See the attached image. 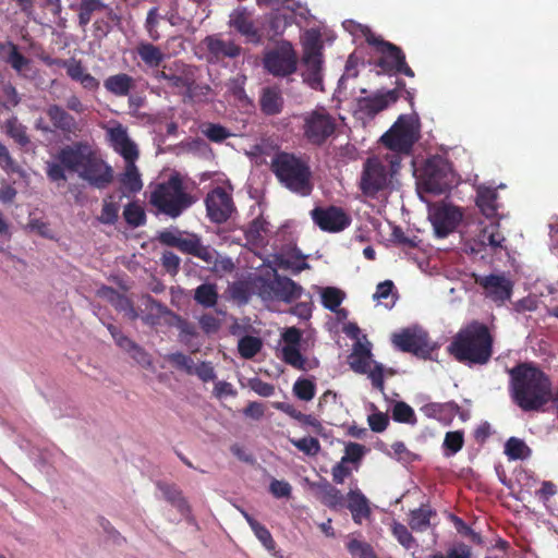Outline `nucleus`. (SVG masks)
Masks as SVG:
<instances>
[{
  "mask_svg": "<svg viewBox=\"0 0 558 558\" xmlns=\"http://www.w3.org/2000/svg\"><path fill=\"white\" fill-rule=\"evenodd\" d=\"M274 286L276 299L286 303H291L301 298L304 291L301 284L286 276L279 275L277 271L274 274Z\"/></svg>",
  "mask_w": 558,
  "mask_h": 558,
  "instance_id": "nucleus-27",
  "label": "nucleus"
},
{
  "mask_svg": "<svg viewBox=\"0 0 558 558\" xmlns=\"http://www.w3.org/2000/svg\"><path fill=\"white\" fill-rule=\"evenodd\" d=\"M174 318H175V327L180 331L181 341L184 342L186 345H190V340L194 337H197V335H198L196 326L193 323L182 318L179 315H174Z\"/></svg>",
  "mask_w": 558,
  "mask_h": 558,
  "instance_id": "nucleus-59",
  "label": "nucleus"
},
{
  "mask_svg": "<svg viewBox=\"0 0 558 558\" xmlns=\"http://www.w3.org/2000/svg\"><path fill=\"white\" fill-rule=\"evenodd\" d=\"M380 141L392 151L409 154L417 141V130L413 117L400 116Z\"/></svg>",
  "mask_w": 558,
  "mask_h": 558,
  "instance_id": "nucleus-10",
  "label": "nucleus"
},
{
  "mask_svg": "<svg viewBox=\"0 0 558 558\" xmlns=\"http://www.w3.org/2000/svg\"><path fill=\"white\" fill-rule=\"evenodd\" d=\"M7 46L10 50L7 57V62L16 72H22L29 65L31 60L20 52L17 45H15L14 43L8 41Z\"/></svg>",
  "mask_w": 558,
  "mask_h": 558,
  "instance_id": "nucleus-50",
  "label": "nucleus"
},
{
  "mask_svg": "<svg viewBox=\"0 0 558 558\" xmlns=\"http://www.w3.org/2000/svg\"><path fill=\"white\" fill-rule=\"evenodd\" d=\"M392 343L402 352L412 353L415 356L428 360L435 350L430 343L428 333L422 329H403L392 336Z\"/></svg>",
  "mask_w": 558,
  "mask_h": 558,
  "instance_id": "nucleus-14",
  "label": "nucleus"
},
{
  "mask_svg": "<svg viewBox=\"0 0 558 558\" xmlns=\"http://www.w3.org/2000/svg\"><path fill=\"white\" fill-rule=\"evenodd\" d=\"M366 43L373 46L379 54L375 61L376 66L387 75H405L414 77L415 73L407 62L404 51L397 45L385 40L384 38L369 33L366 36Z\"/></svg>",
  "mask_w": 558,
  "mask_h": 558,
  "instance_id": "nucleus-8",
  "label": "nucleus"
},
{
  "mask_svg": "<svg viewBox=\"0 0 558 558\" xmlns=\"http://www.w3.org/2000/svg\"><path fill=\"white\" fill-rule=\"evenodd\" d=\"M281 352L284 363L296 369L306 371L307 360L302 355L299 347L283 345Z\"/></svg>",
  "mask_w": 558,
  "mask_h": 558,
  "instance_id": "nucleus-47",
  "label": "nucleus"
},
{
  "mask_svg": "<svg viewBox=\"0 0 558 558\" xmlns=\"http://www.w3.org/2000/svg\"><path fill=\"white\" fill-rule=\"evenodd\" d=\"M270 168L280 184L290 192L300 196H308L312 193V170L302 157L280 151L271 159Z\"/></svg>",
  "mask_w": 558,
  "mask_h": 558,
  "instance_id": "nucleus-3",
  "label": "nucleus"
},
{
  "mask_svg": "<svg viewBox=\"0 0 558 558\" xmlns=\"http://www.w3.org/2000/svg\"><path fill=\"white\" fill-rule=\"evenodd\" d=\"M475 283L483 289L486 298L497 304H504L512 295L513 283L505 275L476 276Z\"/></svg>",
  "mask_w": 558,
  "mask_h": 558,
  "instance_id": "nucleus-20",
  "label": "nucleus"
},
{
  "mask_svg": "<svg viewBox=\"0 0 558 558\" xmlns=\"http://www.w3.org/2000/svg\"><path fill=\"white\" fill-rule=\"evenodd\" d=\"M104 86L109 93L124 97L134 87V80L126 73H119L108 76L104 82Z\"/></svg>",
  "mask_w": 558,
  "mask_h": 558,
  "instance_id": "nucleus-33",
  "label": "nucleus"
},
{
  "mask_svg": "<svg viewBox=\"0 0 558 558\" xmlns=\"http://www.w3.org/2000/svg\"><path fill=\"white\" fill-rule=\"evenodd\" d=\"M208 53L215 60L236 58L241 54L242 48L233 40H223L218 35H209L204 39Z\"/></svg>",
  "mask_w": 558,
  "mask_h": 558,
  "instance_id": "nucleus-26",
  "label": "nucleus"
},
{
  "mask_svg": "<svg viewBox=\"0 0 558 558\" xmlns=\"http://www.w3.org/2000/svg\"><path fill=\"white\" fill-rule=\"evenodd\" d=\"M347 549L353 558H369L375 554L368 543L355 538L348 542Z\"/></svg>",
  "mask_w": 558,
  "mask_h": 558,
  "instance_id": "nucleus-60",
  "label": "nucleus"
},
{
  "mask_svg": "<svg viewBox=\"0 0 558 558\" xmlns=\"http://www.w3.org/2000/svg\"><path fill=\"white\" fill-rule=\"evenodd\" d=\"M78 175L92 186L105 189L113 180V170L94 149Z\"/></svg>",
  "mask_w": 558,
  "mask_h": 558,
  "instance_id": "nucleus-18",
  "label": "nucleus"
},
{
  "mask_svg": "<svg viewBox=\"0 0 558 558\" xmlns=\"http://www.w3.org/2000/svg\"><path fill=\"white\" fill-rule=\"evenodd\" d=\"M349 365L353 372L367 375L374 389L385 392L384 365L372 361V352L367 347L357 343L349 356Z\"/></svg>",
  "mask_w": 558,
  "mask_h": 558,
  "instance_id": "nucleus-12",
  "label": "nucleus"
},
{
  "mask_svg": "<svg viewBox=\"0 0 558 558\" xmlns=\"http://www.w3.org/2000/svg\"><path fill=\"white\" fill-rule=\"evenodd\" d=\"M185 254L193 255L202 259L209 268L219 253L211 246L204 245L197 234H192V241Z\"/></svg>",
  "mask_w": 558,
  "mask_h": 558,
  "instance_id": "nucleus-35",
  "label": "nucleus"
},
{
  "mask_svg": "<svg viewBox=\"0 0 558 558\" xmlns=\"http://www.w3.org/2000/svg\"><path fill=\"white\" fill-rule=\"evenodd\" d=\"M398 99V90L378 92L372 96L357 98L356 106L361 113L374 117L390 105L397 102Z\"/></svg>",
  "mask_w": 558,
  "mask_h": 558,
  "instance_id": "nucleus-25",
  "label": "nucleus"
},
{
  "mask_svg": "<svg viewBox=\"0 0 558 558\" xmlns=\"http://www.w3.org/2000/svg\"><path fill=\"white\" fill-rule=\"evenodd\" d=\"M202 133L213 143H222L232 135L227 128L219 123L205 124Z\"/></svg>",
  "mask_w": 558,
  "mask_h": 558,
  "instance_id": "nucleus-55",
  "label": "nucleus"
},
{
  "mask_svg": "<svg viewBox=\"0 0 558 558\" xmlns=\"http://www.w3.org/2000/svg\"><path fill=\"white\" fill-rule=\"evenodd\" d=\"M510 393L523 411H539L551 397V380L532 363H519L509 371Z\"/></svg>",
  "mask_w": 558,
  "mask_h": 558,
  "instance_id": "nucleus-1",
  "label": "nucleus"
},
{
  "mask_svg": "<svg viewBox=\"0 0 558 558\" xmlns=\"http://www.w3.org/2000/svg\"><path fill=\"white\" fill-rule=\"evenodd\" d=\"M104 3L100 0H82L78 12V24L85 27L92 19L95 11L104 9Z\"/></svg>",
  "mask_w": 558,
  "mask_h": 558,
  "instance_id": "nucleus-51",
  "label": "nucleus"
},
{
  "mask_svg": "<svg viewBox=\"0 0 558 558\" xmlns=\"http://www.w3.org/2000/svg\"><path fill=\"white\" fill-rule=\"evenodd\" d=\"M290 442L303 453L314 457L320 451L319 440L315 437L308 436L300 439L290 438Z\"/></svg>",
  "mask_w": 558,
  "mask_h": 558,
  "instance_id": "nucleus-56",
  "label": "nucleus"
},
{
  "mask_svg": "<svg viewBox=\"0 0 558 558\" xmlns=\"http://www.w3.org/2000/svg\"><path fill=\"white\" fill-rule=\"evenodd\" d=\"M464 445V434L462 430L447 432L442 442L446 457H450L459 452Z\"/></svg>",
  "mask_w": 558,
  "mask_h": 558,
  "instance_id": "nucleus-48",
  "label": "nucleus"
},
{
  "mask_svg": "<svg viewBox=\"0 0 558 558\" xmlns=\"http://www.w3.org/2000/svg\"><path fill=\"white\" fill-rule=\"evenodd\" d=\"M392 535L397 538L399 544L405 549H411L417 545L416 539L413 537L408 527L399 522H393L391 526Z\"/></svg>",
  "mask_w": 558,
  "mask_h": 558,
  "instance_id": "nucleus-54",
  "label": "nucleus"
},
{
  "mask_svg": "<svg viewBox=\"0 0 558 558\" xmlns=\"http://www.w3.org/2000/svg\"><path fill=\"white\" fill-rule=\"evenodd\" d=\"M477 238L478 242L483 246H489L493 252L506 248L504 245L506 238L500 232V225L498 221H492L489 225L485 226Z\"/></svg>",
  "mask_w": 558,
  "mask_h": 558,
  "instance_id": "nucleus-31",
  "label": "nucleus"
},
{
  "mask_svg": "<svg viewBox=\"0 0 558 558\" xmlns=\"http://www.w3.org/2000/svg\"><path fill=\"white\" fill-rule=\"evenodd\" d=\"M93 151L94 148L86 141H77L62 147L57 155L58 162H46L47 178L51 182H65L68 180L65 171L80 173Z\"/></svg>",
  "mask_w": 558,
  "mask_h": 558,
  "instance_id": "nucleus-5",
  "label": "nucleus"
},
{
  "mask_svg": "<svg viewBox=\"0 0 558 558\" xmlns=\"http://www.w3.org/2000/svg\"><path fill=\"white\" fill-rule=\"evenodd\" d=\"M316 490L317 498L329 509L337 510L344 507V496L328 481L323 480L313 484Z\"/></svg>",
  "mask_w": 558,
  "mask_h": 558,
  "instance_id": "nucleus-28",
  "label": "nucleus"
},
{
  "mask_svg": "<svg viewBox=\"0 0 558 558\" xmlns=\"http://www.w3.org/2000/svg\"><path fill=\"white\" fill-rule=\"evenodd\" d=\"M293 14L281 13L279 8L272 9L268 15L269 27L275 35H280L284 29L291 25Z\"/></svg>",
  "mask_w": 558,
  "mask_h": 558,
  "instance_id": "nucleus-49",
  "label": "nucleus"
},
{
  "mask_svg": "<svg viewBox=\"0 0 558 558\" xmlns=\"http://www.w3.org/2000/svg\"><path fill=\"white\" fill-rule=\"evenodd\" d=\"M449 165L441 157L426 160L421 175V184L427 193L442 194L450 187Z\"/></svg>",
  "mask_w": 558,
  "mask_h": 558,
  "instance_id": "nucleus-13",
  "label": "nucleus"
},
{
  "mask_svg": "<svg viewBox=\"0 0 558 558\" xmlns=\"http://www.w3.org/2000/svg\"><path fill=\"white\" fill-rule=\"evenodd\" d=\"M436 515V511L429 505H422L410 511L409 526L414 532H425L430 526V519Z\"/></svg>",
  "mask_w": 558,
  "mask_h": 558,
  "instance_id": "nucleus-32",
  "label": "nucleus"
},
{
  "mask_svg": "<svg viewBox=\"0 0 558 558\" xmlns=\"http://www.w3.org/2000/svg\"><path fill=\"white\" fill-rule=\"evenodd\" d=\"M160 20L161 15L159 14L158 8H150L149 11L147 12L145 29L148 34V37L154 41L160 39V33L158 32V24Z\"/></svg>",
  "mask_w": 558,
  "mask_h": 558,
  "instance_id": "nucleus-58",
  "label": "nucleus"
},
{
  "mask_svg": "<svg viewBox=\"0 0 558 558\" xmlns=\"http://www.w3.org/2000/svg\"><path fill=\"white\" fill-rule=\"evenodd\" d=\"M148 202L156 209L157 214L178 218L193 205L194 198L185 191L180 174L175 173L170 175L167 181L157 183L154 186Z\"/></svg>",
  "mask_w": 558,
  "mask_h": 558,
  "instance_id": "nucleus-4",
  "label": "nucleus"
},
{
  "mask_svg": "<svg viewBox=\"0 0 558 558\" xmlns=\"http://www.w3.org/2000/svg\"><path fill=\"white\" fill-rule=\"evenodd\" d=\"M263 348V341L258 337L244 336L239 340L238 351L243 359H253Z\"/></svg>",
  "mask_w": 558,
  "mask_h": 558,
  "instance_id": "nucleus-44",
  "label": "nucleus"
},
{
  "mask_svg": "<svg viewBox=\"0 0 558 558\" xmlns=\"http://www.w3.org/2000/svg\"><path fill=\"white\" fill-rule=\"evenodd\" d=\"M525 451H529L525 442L515 437H510L505 445V453L510 460H520L525 458Z\"/></svg>",
  "mask_w": 558,
  "mask_h": 558,
  "instance_id": "nucleus-57",
  "label": "nucleus"
},
{
  "mask_svg": "<svg viewBox=\"0 0 558 558\" xmlns=\"http://www.w3.org/2000/svg\"><path fill=\"white\" fill-rule=\"evenodd\" d=\"M218 291L215 283H202L194 291V300L203 307H214L218 302Z\"/></svg>",
  "mask_w": 558,
  "mask_h": 558,
  "instance_id": "nucleus-38",
  "label": "nucleus"
},
{
  "mask_svg": "<svg viewBox=\"0 0 558 558\" xmlns=\"http://www.w3.org/2000/svg\"><path fill=\"white\" fill-rule=\"evenodd\" d=\"M303 81L313 89L323 90V40L316 29H307L302 38Z\"/></svg>",
  "mask_w": 558,
  "mask_h": 558,
  "instance_id": "nucleus-7",
  "label": "nucleus"
},
{
  "mask_svg": "<svg viewBox=\"0 0 558 558\" xmlns=\"http://www.w3.org/2000/svg\"><path fill=\"white\" fill-rule=\"evenodd\" d=\"M53 131H60L65 137L77 136L81 126L76 119L63 107L57 104L49 105L46 109Z\"/></svg>",
  "mask_w": 558,
  "mask_h": 558,
  "instance_id": "nucleus-24",
  "label": "nucleus"
},
{
  "mask_svg": "<svg viewBox=\"0 0 558 558\" xmlns=\"http://www.w3.org/2000/svg\"><path fill=\"white\" fill-rule=\"evenodd\" d=\"M123 217L126 223L133 228L142 227L146 223L145 210L140 204L135 202H131L125 205Z\"/></svg>",
  "mask_w": 558,
  "mask_h": 558,
  "instance_id": "nucleus-45",
  "label": "nucleus"
},
{
  "mask_svg": "<svg viewBox=\"0 0 558 558\" xmlns=\"http://www.w3.org/2000/svg\"><path fill=\"white\" fill-rule=\"evenodd\" d=\"M108 141L116 153L121 155L124 161H136L140 156L136 144L129 137L128 130L122 124L107 130Z\"/></svg>",
  "mask_w": 558,
  "mask_h": 558,
  "instance_id": "nucleus-23",
  "label": "nucleus"
},
{
  "mask_svg": "<svg viewBox=\"0 0 558 558\" xmlns=\"http://www.w3.org/2000/svg\"><path fill=\"white\" fill-rule=\"evenodd\" d=\"M347 508L350 510L355 523L361 524L364 519L371 517L372 512L368 500L360 489L350 490L347 495Z\"/></svg>",
  "mask_w": 558,
  "mask_h": 558,
  "instance_id": "nucleus-29",
  "label": "nucleus"
},
{
  "mask_svg": "<svg viewBox=\"0 0 558 558\" xmlns=\"http://www.w3.org/2000/svg\"><path fill=\"white\" fill-rule=\"evenodd\" d=\"M263 63L271 75L286 77L295 73L298 54L291 43L282 41L264 54Z\"/></svg>",
  "mask_w": 558,
  "mask_h": 558,
  "instance_id": "nucleus-11",
  "label": "nucleus"
},
{
  "mask_svg": "<svg viewBox=\"0 0 558 558\" xmlns=\"http://www.w3.org/2000/svg\"><path fill=\"white\" fill-rule=\"evenodd\" d=\"M254 288L256 289V293L265 301L274 300L275 296V286L274 279L268 280L263 277H257L253 282Z\"/></svg>",
  "mask_w": 558,
  "mask_h": 558,
  "instance_id": "nucleus-64",
  "label": "nucleus"
},
{
  "mask_svg": "<svg viewBox=\"0 0 558 558\" xmlns=\"http://www.w3.org/2000/svg\"><path fill=\"white\" fill-rule=\"evenodd\" d=\"M302 121L303 136L313 146L320 147L336 135L337 120L325 107L305 112Z\"/></svg>",
  "mask_w": 558,
  "mask_h": 558,
  "instance_id": "nucleus-9",
  "label": "nucleus"
},
{
  "mask_svg": "<svg viewBox=\"0 0 558 558\" xmlns=\"http://www.w3.org/2000/svg\"><path fill=\"white\" fill-rule=\"evenodd\" d=\"M195 68L182 61H174L169 65H163L162 70L155 73V78L167 82V86L175 94L184 96L186 88L193 83Z\"/></svg>",
  "mask_w": 558,
  "mask_h": 558,
  "instance_id": "nucleus-16",
  "label": "nucleus"
},
{
  "mask_svg": "<svg viewBox=\"0 0 558 558\" xmlns=\"http://www.w3.org/2000/svg\"><path fill=\"white\" fill-rule=\"evenodd\" d=\"M158 240L160 243L177 247L185 254L192 241V234L189 238H182L179 231L165 230L159 233Z\"/></svg>",
  "mask_w": 558,
  "mask_h": 558,
  "instance_id": "nucleus-42",
  "label": "nucleus"
},
{
  "mask_svg": "<svg viewBox=\"0 0 558 558\" xmlns=\"http://www.w3.org/2000/svg\"><path fill=\"white\" fill-rule=\"evenodd\" d=\"M159 489L161 490L165 499L175 507L181 513L189 511V505L186 499L183 497L182 492L174 485L159 483Z\"/></svg>",
  "mask_w": 558,
  "mask_h": 558,
  "instance_id": "nucleus-41",
  "label": "nucleus"
},
{
  "mask_svg": "<svg viewBox=\"0 0 558 558\" xmlns=\"http://www.w3.org/2000/svg\"><path fill=\"white\" fill-rule=\"evenodd\" d=\"M4 130L7 135L14 140L21 147H26L31 143L26 126L22 124L16 117H11L5 121Z\"/></svg>",
  "mask_w": 558,
  "mask_h": 558,
  "instance_id": "nucleus-40",
  "label": "nucleus"
},
{
  "mask_svg": "<svg viewBox=\"0 0 558 558\" xmlns=\"http://www.w3.org/2000/svg\"><path fill=\"white\" fill-rule=\"evenodd\" d=\"M120 182L129 192L136 193L142 190L141 173L135 161H125V169L120 178Z\"/></svg>",
  "mask_w": 558,
  "mask_h": 558,
  "instance_id": "nucleus-37",
  "label": "nucleus"
},
{
  "mask_svg": "<svg viewBox=\"0 0 558 558\" xmlns=\"http://www.w3.org/2000/svg\"><path fill=\"white\" fill-rule=\"evenodd\" d=\"M314 223L325 232H340L351 223L350 216L337 206L315 207L311 210Z\"/></svg>",
  "mask_w": 558,
  "mask_h": 558,
  "instance_id": "nucleus-17",
  "label": "nucleus"
},
{
  "mask_svg": "<svg viewBox=\"0 0 558 558\" xmlns=\"http://www.w3.org/2000/svg\"><path fill=\"white\" fill-rule=\"evenodd\" d=\"M401 167V158L398 155L381 160L378 157H369L363 165V171L360 181L362 193L369 197H375L378 192L385 190L389 183V177H392Z\"/></svg>",
  "mask_w": 558,
  "mask_h": 558,
  "instance_id": "nucleus-6",
  "label": "nucleus"
},
{
  "mask_svg": "<svg viewBox=\"0 0 558 558\" xmlns=\"http://www.w3.org/2000/svg\"><path fill=\"white\" fill-rule=\"evenodd\" d=\"M494 337L489 328L478 320L462 327L447 347L456 361L465 365H485L493 355Z\"/></svg>",
  "mask_w": 558,
  "mask_h": 558,
  "instance_id": "nucleus-2",
  "label": "nucleus"
},
{
  "mask_svg": "<svg viewBox=\"0 0 558 558\" xmlns=\"http://www.w3.org/2000/svg\"><path fill=\"white\" fill-rule=\"evenodd\" d=\"M166 360L175 368L184 371L187 374H193V360L182 352L170 353Z\"/></svg>",
  "mask_w": 558,
  "mask_h": 558,
  "instance_id": "nucleus-61",
  "label": "nucleus"
},
{
  "mask_svg": "<svg viewBox=\"0 0 558 558\" xmlns=\"http://www.w3.org/2000/svg\"><path fill=\"white\" fill-rule=\"evenodd\" d=\"M320 296L323 305L331 311L336 312L344 300V293L335 287L320 288Z\"/></svg>",
  "mask_w": 558,
  "mask_h": 558,
  "instance_id": "nucleus-46",
  "label": "nucleus"
},
{
  "mask_svg": "<svg viewBox=\"0 0 558 558\" xmlns=\"http://www.w3.org/2000/svg\"><path fill=\"white\" fill-rule=\"evenodd\" d=\"M243 514L250 527L254 532L257 539L263 544V546L269 551L275 550L276 542L269 530L248 513L243 512Z\"/></svg>",
  "mask_w": 558,
  "mask_h": 558,
  "instance_id": "nucleus-39",
  "label": "nucleus"
},
{
  "mask_svg": "<svg viewBox=\"0 0 558 558\" xmlns=\"http://www.w3.org/2000/svg\"><path fill=\"white\" fill-rule=\"evenodd\" d=\"M462 217V211L456 206L442 204L436 207L429 217L435 235L438 239L448 236L457 229Z\"/></svg>",
  "mask_w": 558,
  "mask_h": 558,
  "instance_id": "nucleus-19",
  "label": "nucleus"
},
{
  "mask_svg": "<svg viewBox=\"0 0 558 558\" xmlns=\"http://www.w3.org/2000/svg\"><path fill=\"white\" fill-rule=\"evenodd\" d=\"M498 193L493 187L480 186L476 193V206L486 218L498 215Z\"/></svg>",
  "mask_w": 558,
  "mask_h": 558,
  "instance_id": "nucleus-30",
  "label": "nucleus"
},
{
  "mask_svg": "<svg viewBox=\"0 0 558 558\" xmlns=\"http://www.w3.org/2000/svg\"><path fill=\"white\" fill-rule=\"evenodd\" d=\"M136 52L142 61L149 68H157L165 59V54L159 47L150 43H140L136 47Z\"/></svg>",
  "mask_w": 558,
  "mask_h": 558,
  "instance_id": "nucleus-36",
  "label": "nucleus"
},
{
  "mask_svg": "<svg viewBox=\"0 0 558 558\" xmlns=\"http://www.w3.org/2000/svg\"><path fill=\"white\" fill-rule=\"evenodd\" d=\"M108 141L116 153L121 155L124 161H136L140 156L136 144L129 137L128 130L122 124L107 130Z\"/></svg>",
  "mask_w": 558,
  "mask_h": 558,
  "instance_id": "nucleus-22",
  "label": "nucleus"
},
{
  "mask_svg": "<svg viewBox=\"0 0 558 558\" xmlns=\"http://www.w3.org/2000/svg\"><path fill=\"white\" fill-rule=\"evenodd\" d=\"M429 558H472V548L464 543H459L450 547L446 554L436 553Z\"/></svg>",
  "mask_w": 558,
  "mask_h": 558,
  "instance_id": "nucleus-63",
  "label": "nucleus"
},
{
  "mask_svg": "<svg viewBox=\"0 0 558 558\" xmlns=\"http://www.w3.org/2000/svg\"><path fill=\"white\" fill-rule=\"evenodd\" d=\"M231 296L240 303H247L252 296V286L247 281H236L230 288Z\"/></svg>",
  "mask_w": 558,
  "mask_h": 558,
  "instance_id": "nucleus-62",
  "label": "nucleus"
},
{
  "mask_svg": "<svg viewBox=\"0 0 558 558\" xmlns=\"http://www.w3.org/2000/svg\"><path fill=\"white\" fill-rule=\"evenodd\" d=\"M211 95V87L208 84H197L194 73L193 83L186 88L184 97L192 102H208Z\"/></svg>",
  "mask_w": 558,
  "mask_h": 558,
  "instance_id": "nucleus-43",
  "label": "nucleus"
},
{
  "mask_svg": "<svg viewBox=\"0 0 558 558\" xmlns=\"http://www.w3.org/2000/svg\"><path fill=\"white\" fill-rule=\"evenodd\" d=\"M229 26L245 38L246 43L258 45L263 34L255 25L252 13L245 7H238L229 15Z\"/></svg>",
  "mask_w": 558,
  "mask_h": 558,
  "instance_id": "nucleus-21",
  "label": "nucleus"
},
{
  "mask_svg": "<svg viewBox=\"0 0 558 558\" xmlns=\"http://www.w3.org/2000/svg\"><path fill=\"white\" fill-rule=\"evenodd\" d=\"M315 383L307 378H299L293 385V393L303 401H310L315 397Z\"/></svg>",
  "mask_w": 558,
  "mask_h": 558,
  "instance_id": "nucleus-53",
  "label": "nucleus"
},
{
  "mask_svg": "<svg viewBox=\"0 0 558 558\" xmlns=\"http://www.w3.org/2000/svg\"><path fill=\"white\" fill-rule=\"evenodd\" d=\"M392 418L398 423L415 424L414 410L405 402L398 401L392 408Z\"/></svg>",
  "mask_w": 558,
  "mask_h": 558,
  "instance_id": "nucleus-52",
  "label": "nucleus"
},
{
  "mask_svg": "<svg viewBox=\"0 0 558 558\" xmlns=\"http://www.w3.org/2000/svg\"><path fill=\"white\" fill-rule=\"evenodd\" d=\"M260 110L267 116H275L281 112L283 98L275 88H264L259 99Z\"/></svg>",
  "mask_w": 558,
  "mask_h": 558,
  "instance_id": "nucleus-34",
  "label": "nucleus"
},
{
  "mask_svg": "<svg viewBox=\"0 0 558 558\" xmlns=\"http://www.w3.org/2000/svg\"><path fill=\"white\" fill-rule=\"evenodd\" d=\"M208 219L217 225L227 222L236 211L232 194L221 186H216L205 197Z\"/></svg>",
  "mask_w": 558,
  "mask_h": 558,
  "instance_id": "nucleus-15",
  "label": "nucleus"
}]
</instances>
